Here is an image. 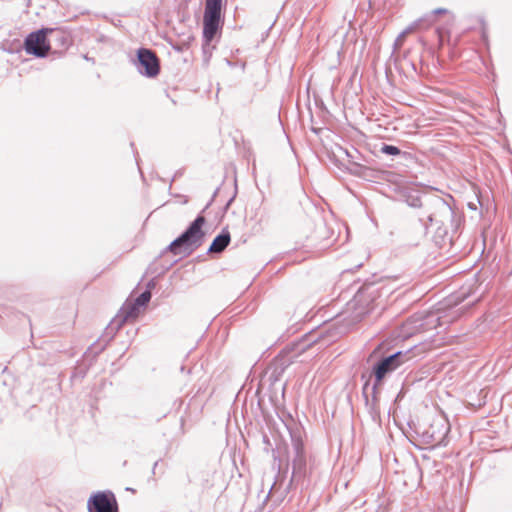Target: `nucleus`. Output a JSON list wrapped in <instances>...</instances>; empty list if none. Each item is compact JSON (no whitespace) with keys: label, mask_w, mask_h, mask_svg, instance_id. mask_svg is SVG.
<instances>
[{"label":"nucleus","mask_w":512,"mask_h":512,"mask_svg":"<svg viewBox=\"0 0 512 512\" xmlns=\"http://www.w3.org/2000/svg\"><path fill=\"white\" fill-rule=\"evenodd\" d=\"M401 200L407 204V213L411 225L422 236H427L429 229L434 228V241L437 245L452 244L462 222L454 207L455 200L451 195L444 199L432 192H423L416 188H404L400 192Z\"/></svg>","instance_id":"nucleus-1"},{"label":"nucleus","mask_w":512,"mask_h":512,"mask_svg":"<svg viewBox=\"0 0 512 512\" xmlns=\"http://www.w3.org/2000/svg\"><path fill=\"white\" fill-rule=\"evenodd\" d=\"M383 344H379L368 356L370 367L367 372L361 374V379L384 384L387 377L401 366L421 358L425 353L422 344L414 345L408 349L382 351Z\"/></svg>","instance_id":"nucleus-2"},{"label":"nucleus","mask_w":512,"mask_h":512,"mask_svg":"<svg viewBox=\"0 0 512 512\" xmlns=\"http://www.w3.org/2000/svg\"><path fill=\"white\" fill-rule=\"evenodd\" d=\"M396 281V277L380 276L373 274L365 279L357 288L351 301L348 302V310L351 311L352 322H360L367 315L372 313L375 308L381 305V298L388 296L392 291L387 287L385 281Z\"/></svg>","instance_id":"nucleus-3"},{"label":"nucleus","mask_w":512,"mask_h":512,"mask_svg":"<svg viewBox=\"0 0 512 512\" xmlns=\"http://www.w3.org/2000/svg\"><path fill=\"white\" fill-rule=\"evenodd\" d=\"M219 191L220 187L216 188L210 201L206 204L202 211L178 237H176L166 248H164L160 254V257L165 256V254L168 252L175 256L182 254L186 257L191 255L203 244L205 239L203 226L206 223V218L204 217L203 213L211 206Z\"/></svg>","instance_id":"nucleus-4"},{"label":"nucleus","mask_w":512,"mask_h":512,"mask_svg":"<svg viewBox=\"0 0 512 512\" xmlns=\"http://www.w3.org/2000/svg\"><path fill=\"white\" fill-rule=\"evenodd\" d=\"M292 452L287 453V465H291V478L285 489V493L290 490H300L303 492L311 486L312 475L314 470V460L308 457L304 440L291 444ZM287 450V447H285Z\"/></svg>","instance_id":"nucleus-5"},{"label":"nucleus","mask_w":512,"mask_h":512,"mask_svg":"<svg viewBox=\"0 0 512 512\" xmlns=\"http://www.w3.org/2000/svg\"><path fill=\"white\" fill-rule=\"evenodd\" d=\"M137 72L143 77L156 78L161 71V61L157 53L151 48L139 47L131 59Z\"/></svg>","instance_id":"nucleus-6"},{"label":"nucleus","mask_w":512,"mask_h":512,"mask_svg":"<svg viewBox=\"0 0 512 512\" xmlns=\"http://www.w3.org/2000/svg\"><path fill=\"white\" fill-rule=\"evenodd\" d=\"M382 386V384L376 385V382H370L369 379L364 380L362 386V397L364 399L365 409L371 420L377 424L381 423L380 388Z\"/></svg>","instance_id":"nucleus-7"},{"label":"nucleus","mask_w":512,"mask_h":512,"mask_svg":"<svg viewBox=\"0 0 512 512\" xmlns=\"http://www.w3.org/2000/svg\"><path fill=\"white\" fill-rule=\"evenodd\" d=\"M449 431V424L443 419H437L434 420L427 428H424L422 431L417 430L416 433L423 444L446 446Z\"/></svg>","instance_id":"nucleus-8"},{"label":"nucleus","mask_w":512,"mask_h":512,"mask_svg":"<svg viewBox=\"0 0 512 512\" xmlns=\"http://www.w3.org/2000/svg\"><path fill=\"white\" fill-rule=\"evenodd\" d=\"M50 42L47 37V27L32 31L24 41L23 48L28 55L36 58H45L50 52Z\"/></svg>","instance_id":"nucleus-9"},{"label":"nucleus","mask_w":512,"mask_h":512,"mask_svg":"<svg viewBox=\"0 0 512 512\" xmlns=\"http://www.w3.org/2000/svg\"><path fill=\"white\" fill-rule=\"evenodd\" d=\"M140 309L134 301L126 300L118 314L107 325L105 334L110 335V339H112L128 320H135L138 317Z\"/></svg>","instance_id":"nucleus-10"},{"label":"nucleus","mask_w":512,"mask_h":512,"mask_svg":"<svg viewBox=\"0 0 512 512\" xmlns=\"http://www.w3.org/2000/svg\"><path fill=\"white\" fill-rule=\"evenodd\" d=\"M88 512H119L115 494L110 490L97 491L87 501Z\"/></svg>","instance_id":"nucleus-11"},{"label":"nucleus","mask_w":512,"mask_h":512,"mask_svg":"<svg viewBox=\"0 0 512 512\" xmlns=\"http://www.w3.org/2000/svg\"><path fill=\"white\" fill-rule=\"evenodd\" d=\"M47 37L49 39L50 52L63 55L73 44V38L69 31L63 28H48Z\"/></svg>","instance_id":"nucleus-12"},{"label":"nucleus","mask_w":512,"mask_h":512,"mask_svg":"<svg viewBox=\"0 0 512 512\" xmlns=\"http://www.w3.org/2000/svg\"><path fill=\"white\" fill-rule=\"evenodd\" d=\"M417 50L418 51H406L401 59L395 57L394 64L396 69L399 71L402 70L405 73L406 67H409L415 76L423 74V62L421 59L422 45H419Z\"/></svg>","instance_id":"nucleus-13"},{"label":"nucleus","mask_w":512,"mask_h":512,"mask_svg":"<svg viewBox=\"0 0 512 512\" xmlns=\"http://www.w3.org/2000/svg\"><path fill=\"white\" fill-rule=\"evenodd\" d=\"M477 289L476 279H473L471 282H467L457 292L451 295L450 303L459 305L466 302L465 307L473 306L480 300L482 295L477 293Z\"/></svg>","instance_id":"nucleus-14"},{"label":"nucleus","mask_w":512,"mask_h":512,"mask_svg":"<svg viewBox=\"0 0 512 512\" xmlns=\"http://www.w3.org/2000/svg\"><path fill=\"white\" fill-rule=\"evenodd\" d=\"M277 415L289 433L291 444L304 440V427L294 419L290 412L283 409L281 412H277Z\"/></svg>","instance_id":"nucleus-15"},{"label":"nucleus","mask_w":512,"mask_h":512,"mask_svg":"<svg viewBox=\"0 0 512 512\" xmlns=\"http://www.w3.org/2000/svg\"><path fill=\"white\" fill-rule=\"evenodd\" d=\"M428 316L421 313L414 314L406 319L401 326L398 336L409 338L414 334L425 331L426 320Z\"/></svg>","instance_id":"nucleus-16"},{"label":"nucleus","mask_w":512,"mask_h":512,"mask_svg":"<svg viewBox=\"0 0 512 512\" xmlns=\"http://www.w3.org/2000/svg\"><path fill=\"white\" fill-rule=\"evenodd\" d=\"M223 25L224 20L203 18L202 39L218 42Z\"/></svg>","instance_id":"nucleus-17"},{"label":"nucleus","mask_w":512,"mask_h":512,"mask_svg":"<svg viewBox=\"0 0 512 512\" xmlns=\"http://www.w3.org/2000/svg\"><path fill=\"white\" fill-rule=\"evenodd\" d=\"M231 236L227 228H223L219 234H217L212 240L207 254H219L222 253L227 246L230 244Z\"/></svg>","instance_id":"nucleus-18"},{"label":"nucleus","mask_w":512,"mask_h":512,"mask_svg":"<svg viewBox=\"0 0 512 512\" xmlns=\"http://www.w3.org/2000/svg\"><path fill=\"white\" fill-rule=\"evenodd\" d=\"M223 7V0H205L203 18L224 20L222 15Z\"/></svg>","instance_id":"nucleus-19"},{"label":"nucleus","mask_w":512,"mask_h":512,"mask_svg":"<svg viewBox=\"0 0 512 512\" xmlns=\"http://www.w3.org/2000/svg\"><path fill=\"white\" fill-rule=\"evenodd\" d=\"M162 260L159 264L156 262L154 263V266L150 267V272L152 274H156L157 276H162L167 271H169L179 260V259H173V260H167L163 257H160Z\"/></svg>","instance_id":"nucleus-20"},{"label":"nucleus","mask_w":512,"mask_h":512,"mask_svg":"<svg viewBox=\"0 0 512 512\" xmlns=\"http://www.w3.org/2000/svg\"><path fill=\"white\" fill-rule=\"evenodd\" d=\"M262 443H263V451L267 454H271L274 462H278L279 465L281 464L282 458L280 455L279 448H274L272 445V442L270 440V437L266 432H262Z\"/></svg>","instance_id":"nucleus-21"},{"label":"nucleus","mask_w":512,"mask_h":512,"mask_svg":"<svg viewBox=\"0 0 512 512\" xmlns=\"http://www.w3.org/2000/svg\"><path fill=\"white\" fill-rule=\"evenodd\" d=\"M292 359L287 354H279L270 364L272 368L284 374L285 370L292 364Z\"/></svg>","instance_id":"nucleus-22"},{"label":"nucleus","mask_w":512,"mask_h":512,"mask_svg":"<svg viewBox=\"0 0 512 512\" xmlns=\"http://www.w3.org/2000/svg\"><path fill=\"white\" fill-rule=\"evenodd\" d=\"M436 19L434 18L433 14L427 13L421 18L415 20L413 23L410 24L411 27H413V30L417 29H427L431 27L435 23Z\"/></svg>","instance_id":"nucleus-23"},{"label":"nucleus","mask_w":512,"mask_h":512,"mask_svg":"<svg viewBox=\"0 0 512 512\" xmlns=\"http://www.w3.org/2000/svg\"><path fill=\"white\" fill-rule=\"evenodd\" d=\"M215 41H206V39H202V60L205 66H208L213 51L216 49Z\"/></svg>","instance_id":"nucleus-24"},{"label":"nucleus","mask_w":512,"mask_h":512,"mask_svg":"<svg viewBox=\"0 0 512 512\" xmlns=\"http://www.w3.org/2000/svg\"><path fill=\"white\" fill-rule=\"evenodd\" d=\"M379 152L388 156H399L401 154H404L399 147L391 144H386L384 142L380 143Z\"/></svg>","instance_id":"nucleus-25"},{"label":"nucleus","mask_w":512,"mask_h":512,"mask_svg":"<svg viewBox=\"0 0 512 512\" xmlns=\"http://www.w3.org/2000/svg\"><path fill=\"white\" fill-rule=\"evenodd\" d=\"M90 365H86L84 363H78L74 368L71 378L83 379L86 377L89 371Z\"/></svg>","instance_id":"nucleus-26"},{"label":"nucleus","mask_w":512,"mask_h":512,"mask_svg":"<svg viewBox=\"0 0 512 512\" xmlns=\"http://www.w3.org/2000/svg\"><path fill=\"white\" fill-rule=\"evenodd\" d=\"M152 297V293L148 291H143L140 293L133 301L136 303V306H139L140 308H145Z\"/></svg>","instance_id":"nucleus-27"},{"label":"nucleus","mask_w":512,"mask_h":512,"mask_svg":"<svg viewBox=\"0 0 512 512\" xmlns=\"http://www.w3.org/2000/svg\"><path fill=\"white\" fill-rule=\"evenodd\" d=\"M266 374H267V380L270 385H274L276 382H278L283 375L276 369L272 368L271 365L268 367Z\"/></svg>","instance_id":"nucleus-28"},{"label":"nucleus","mask_w":512,"mask_h":512,"mask_svg":"<svg viewBox=\"0 0 512 512\" xmlns=\"http://www.w3.org/2000/svg\"><path fill=\"white\" fill-rule=\"evenodd\" d=\"M7 43H3V49L9 53L19 52L23 48V42L18 39H14L9 47H6Z\"/></svg>","instance_id":"nucleus-29"},{"label":"nucleus","mask_w":512,"mask_h":512,"mask_svg":"<svg viewBox=\"0 0 512 512\" xmlns=\"http://www.w3.org/2000/svg\"><path fill=\"white\" fill-rule=\"evenodd\" d=\"M412 31H414V30H413V27H411V26L409 25V26H408L404 31H402V32L398 35V37H397V38L395 39V41H394V51H396L397 49H399V48L403 45V43H404V39H405V36H406L408 33L412 32Z\"/></svg>","instance_id":"nucleus-30"},{"label":"nucleus","mask_w":512,"mask_h":512,"mask_svg":"<svg viewBox=\"0 0 512 512\" xmlns=\"http://www.w3.org/2000/svg\"><path fill=\"white\" fill-rule=\"evenodd\" d=\"M237 196V181L236 179L234 180V191H233V194L232 196L227 200L226 204L224 205L223 207V212L226 213L227 210L229 209V207L231 206V204L233 203V201L235 200Z\"/></svg>","instance_id":"nucleus-31"},{"label":"nucleus","mask_w":512,"mask_h":512,"mask_svg":"<svg viewBox=\"0 0 512 512\" xmlns=\"http://www.w3.org/2000/svg\"><path fill=\"white\" fill-rule=\"evenodd\" d=\"M158 276L156 275V277H153L152 279H150L147 283H146V286H145V290L144 291H148L150 293H152V290L155 289L156 285H157V281H156V278Z\"/></svg>","instance_id":"nucleus-32"},{"label":"nucleus","mask_w":512,"mask_h":512,"mask_svg":"<svg viewBox=\"0 0 512 512\" xmlns=\"http://www.w3.org/2000/svg\"><path fill=\"white\" fill-rule=\"evenodd\" d=\"M448 11L445 8H436L433 11L430 12V14L434 15V18L436 19L437 15L446 14Z\"/></svg>","instance_id":"nucleus-33"},{"label":"nucleus","mask_w":512,"mask_h":512,"mask_svg":"<svg viewBox=\"0 0 512 512\" xmlns=\"http://www.w3.org/2000/svg\"><path fill=\"white\" fill-rule=\"evenodd\" d=\"M160 461H161V459H158L157 461H155V463H154V465L152 467V474L156 473V469H157V466H158Z\"/></svg>","instance_id":"nucleus-34"},{"label":"nucleus","mask_w":512,"mask_h":512,"mask_svg":"<svg viewBox=\"0 0 512 512\" xmlns=\"http://www.w3.org/2000/svg\"><path fill=\"white\" fill-rule=\"evenodd\" d=\"M262 402H263V401H262V399H261V398H259V399H258V406H259L260 410L262 411V413H264V408H263V406H262Z\"/></svg>","instance_id":"nucleus-35"},{"label":"nucleus","mask_w":512,"mask_h":512,"mask_svg":"<svg viewBox=\"0 0 512 512\" xmlns=\"http://www.w3.org/2000/svg\"><path fill=\"white\" fill-rule=\"evenodd\" d=\"M84 59L87 60V61H92L93 63L95 62L94 59L88 57V55H84Z\"/></svg>","instance_id":"nucleus-36"},{"label":"nucleus","mask_w":512,"mask_h":512,"mask_svg":"<svg viewBox=\"0 0 512 512\" xmlns=\"http://www.w3.org/2000/svg\"><path fill=\"white\" fill-rule=\"evenodd\" d=\"M353 165H355V166H356L357 168H359V169H364V168H365L364 166H362V165H360V164H357V163H355V162H353Z\"/></svg>","instance_id":"nucleus-37"},{"label":"nucleus","mask_w":512,"mask_h":512,"mask_svg":"<svg viewBox=\"0 0 512 512\" xmlns=\"http://www.w3.org/2000/svg\"><path fill=\"white\" fill-rule=\"evenodd\" d=\"M310 345H311L310 343H309V344H304V346L301 348V350H302V351H303V350H305V349H306L307 347H309Z\"/></svg>","instance_id":"nucleus-38"},{"label":"nucleus","mask_w":512,"mask_h":512,"mask_svg":"<svg viewBox=\"0 0 512 512\" xmlns=\"http://www.w3.org/2000/svg\"><path fill=\"white\" fill-rule=\"evenodd\" d=\"M285 390H286V384L283 385V388H282V395L284 396L285 394Z\"/></svg>","instance_id":"nucleus-39"},{"label":"nucleus","mask_w":512,"mask_h":512,"mask_svg":"<svg viewBox=\"0 0 512 512\" xmlns=\"http://www.w3.org/2000/svg\"><path fill=\"white\" fill-rule=\"evenodd\" d=\"M345 153H346V155H347L348 157H351V158L353 157V156L351 155V153H350L348 150H345Z\"/></svg>","instance_id":"nucleus-40"},{"label":"nucleus","mask_w":512,"mask_h":512,"mask_svg":"<svg viewBox=\"0 0 512 512\" xmlns=\"http://www.w3.org/2000/svg\"><path fill=\"white\" fill-rule=\"evenodd\" d=\"M134 156H135V161L138 163V158H137L138 153H137V152H134Z\"/></svg>","instance_id":"nucleus-41"},{"label":"nucleus","mask_w":512,"mask_h":512,"mask_svg":"<svg viewBox=\"0 0 512 512\" xmlns=\"http://www.w3.org/2000/svg\"><path fill=\"white\" fill-rule=\"evenodd\" d=\"M226 63H227L228 65L232 66V63H231V61H230L229 59H226Z\"/></svg>","instance_id":"nucleus-42"},{"label":"nucleus","mask_w":512,"mask_h":512,"mask_svg":"<svg viewBox=\"0 0 512 512\" xmlns=\"http://www.w3.org/2000/svg\"><path fill=\"white\" fill-rule=\"evenodd\" d=\"M176 177H177V173H176V174L174 175V177L172 178L171 183H172L173 181H175Z\"/></svg>","instance_id":"nucleus-43"},{"label":"nucleus","mask_w":512,"mask_h":512,"mask_svg":"<svg viewBox=\"0 0 512 512\" xmlns=\"http://www.w3.org/2000/svg\"><path fill=\"white\" fill-rule=\"evenodd\" d=\"M348 511V508H345V509H341L339 512H347Z\"/></svg>","instance_id":"nucleus-44"},{"label":"nucleus","mask_w":512,"mask_h":512,"mask_svg":"<svg viewBox=\"0 0 512 512\" xmlns=\"http://www.w3.org/2000/svg\"><path fill=\"white\" fill-rule=\"evenodd\" d=\"M415 75L413 73L410 74V77H414ZM406 77H409V74H406Z\"/></svg>","instance_id":"nucleus-45"},{"label":"nucleus","mask_w":512,"mask_h":512,"mask_svg":"<svg viewBox=\"0 0 512 512\" xmlns=\"http://www.w3.org/2000/svg\"><path fill=\"white\" fill-rule=\"evenodd\" d=\"M259 393H260V389L258 388V389L256 390V394H257V395H259Z\"/></svg>","instance_id":"nucleus-46"},{"label":"nucleus","mask_w":512,"mask_h":512,"mask_svg":"<svg viewBox=\"0 0 512 512\" xmlns=\"http://www.w3.org/2000/svg\"><path fill=\"white\" fill-rule=\"evenodd\" d=\"M363 504H365V501H362L359 506L361 507Z\"/></svg>","instance_id":"nucleus-47"}]
</instances>
